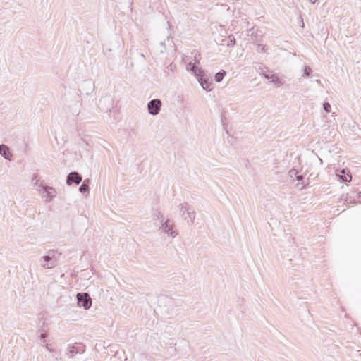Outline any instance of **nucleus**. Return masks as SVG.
Instances as JSON below:
<instances>
[{
  "label": "nucleus",
  "instance_id": "f257e3e1",
  "mask_svg": "<svg viewBox=\"0 0 361 361\" xmlns=\"http://www.w3.org/2000/svg\"><path fill=\"white\" fill-rule=\"evenodd\" d=\"M61 253L55 250H49L47 255L41 257L39 259L42 268L45 269H53L58 264L59 257Z\"/></svg>",
  "mask_w": 361,
  "mask_h": 361
},
{
  "label": "nucleus",
  "instance_id": "f03ea898",
  "mask_svg": "<svg viewBox=\"0 0 361 361\" xmlns=\"http://www.w3.org/2000/svg\"><path fill=\"white\" fill-rule=\"evenodd\" d=\"M161 225L159 229L160 234L175 238L178 235V231L175 227L173 221L168 218L165 219L162 215H161Z\"/></svg>",
  "mask_w": 361,
  "mask_h": 361
},
{
  "label": "nucleus",
  "instance_id": "7ed1b4c3",
  "mask_svg": "<svg viewBox=\"0 0 361 361\" xmlns=\"http://www.w3.org/2000/svg\"><path fill=\"white\" fill-rule=\"evenodd\" d=\"M190 69L192 73L197 78L202 87L207 91H210L212 90V82L206 78L204 71L195 65L192 66Z\"/></svg>",
  "mask_w": 361,
  "mask_h": 361
},
{
  "label": "nucleus",
  "instance_id": "20e7f679",
  "mask_svg": "<svg viewBox=\"0 0 361 361\" xmlns=\"http://www.w3.org/2000/svg\"><path fill=\"white\" fill-rule=\"evenodd\" d=\"M78 304L85 310H89L92 305V299L87 293H79L77 294Z\"/></svg>",
  "mask_w": 361,
  "mask_h": 361
},
{
  "label": "nucleus",
  "instance_id": "39448f33",
  "mask_svg": "<svg viewBox=\"0 0 361 361\" xmlns=\"http://www.w3.org/2000/svg\"><path fill=\"white\" fill-rule=\"evenodd\" d=\"M161 102L160 99H154L150 100L147 104L149 114L153 116L157 115L161 109Z\"/></svg>",
  "mask_w": 361,
  "mask_h": 361
},
{
  "label": "nucleus",
  "instance_id": "423d86ee",
  "mask_svg": "<svg viewBox=\"0 0 361 361\" xmlns=\"http://www.w3.org/2000/svg\"><path fill=\"white\" fill-rule=\"evenodd\" d=\"M82 180V176L78 172H71L66 178V184L71 185L73 183L78 185Z\"/></svg>",
  "mask_w": 361,
  "mask_h": 361
},
{
  "label": "nucleus",
  "instance_id": "0eeeda50",
  "mask_svg": "<svg viewBox=\"0 0 361 361\" xmlns=\"http://www.w3.org/2000/svg\"><path fill=\"white\" fill-rule=\"evenodd\" d=\"M264 77L267 79H271V82H273L276 87L282 85V82L276 74H269L266 73H262Z\"/></svg>",
  "mask_w": 361,
  "mask_h": 361
},
{
  "label": "nucleus",
  "instance_id": "6e6552de",
  "mask_svg": "<svg viewBox=\"0 0 361 361\" xmlns=\"http://www.w3.org/2000/svg\"><path fill=\"white\" fill-rule=\"evenodd\" d=\"M81 102L80 100H77L74 104L73 106H68L69 111L73 116H78L80 112Z\"/></svg>",
  "mask_w": 361,
  "mask_h": 361
},
{
  "label": "nucleus",
  "instance_id": "1a4fd4ad",
  "mask_svg": "<svg viewBox=\"0 0 361 361\" xmlns=\"http://www.w3.org/2000/svg\"><path fill=\"white\" fill-rule=\"evenodd\" d=\"M0 154L6 159L11 160V154L9 148L5 145H0Z\"/></svg>",
  "mask_w": 361,
  "mask_h": 361
},
{
  "label": "nucleus",
  "instance_id": "9d476101",
  "mask_svg": "<svg viewBox=\"0 0 361 361\" xmlns=\"http://www.w3.org/2000/svg\"><path fill=\"white\" fill-rule=\"evenodd\" d=\"M338 176L339 179L342 180L344 182H350L352 180V176L345 172V169H342L340 171V173L336 174Z\"/></svg>",
  "mask_w": 361,
  "mask_h": 361
},
{
  "label": "nucleus",
  "instance_id": "9b49d317",
  "mask_svg": "<svg viewBox=\"0 0 361 361\" xmlns=\"http://www.w3.org/2000/svg\"><path fill=\"white\" fill-rule=\"evenodd\" d=\"M40 186L44 189V191L47 193L49 198V201L56 196V191L52 187H44L42 184Z\"/></svg>",
  "mask_w": 361,
  "mask_h": 361
},
{
  "label": "nucleus",
  "instance_id": "f8f14e48",
  "mask_svg": "<svg viewBox=\"0 0 361 361\" xmlns=\"http://www.w3.org/2000/svg\"><path fill=\"white\" fill-rule=\"evenodd\" d=\"M89 183H90V180L85 179L79 188L80 192H88L89 191Z\"/></svg>",
  "mask_w": 361,
  "mask_h": 361
},
{
  "label": "nucleus",
  "instance_id": "ddd939ff",
  "mask_svg": "<svg viewBox=\"0 0 361 361\" xmlns=\"http://www.w3.org/2000/svg\"><path fill=\"white\" fill-rule=\"evenodd\" d=\"M187 216H185V219H190L191 224H193L195 219V212L193 210L188 211Z\"/></svg>",
  "mask_w": 361,
  "mask_h": 361
},
{
  "label": "nucleus",
  "instance_id": "4468645a",
  "mask_svg": "<svg viewBox=\"0 0 361 361\" xmlns=\"http://www.w3.org/2000/svg\"><path fill=\"white\" fill-rule=\"evenodd\" d=\"M225 75H226V71L224 70H221L219 73H216V75L214 76L216 82H220L223 80Z\"/></svg>",
  "mask_w": 361,
  "mask_h": 361
},
{
  "label": "nucleus",
  "instance_id": "2eb2a0df",
  "mask_svg": "<svg viewBox=\"0 0 361 361\" xmlns=\"http://www.w3.org/2000/svg\"><path fill=\"white\" fill-rule=\"evenodd\" d=\"M180 212L181 214V215L183 216H185V214H187V212L188 211H190V207L188 205L187 203H185V204H182L180 205Z\"/></svg>",
  "mask_w": 361,
  "mask_h": 361
},
{
  "label": "nucleus",
  "instance_id": "dca6fc26",
  "mask_svg": "<svg viewBox=\"0 0 361 361\" xmlns=\"http://www.w3.org/2000/svg\"><path fill=\"white\" fill-rule=\"evenodd\" d=\"M228 47H233L235 44V39L233 36L230 35L228 39H224Z\"/></svg>",
  "mask_w": 361,
  "mask_h": 361
},
{
  "label": "nucleus",
  "instance_id": "f3484780",
  "mask_svg": "<svg viewBox=\"0 0 361 361\" xmlns=\"http://www.w3.org/2000/svg\"><path fill=\"white\" fill-rule=\"evenodd\" d=\"M78 349L75 346H69L68 349L67 355L70 357H73L75 354L78 353Z\"/></svg>",
  "mask_w": 361,
  "mask_h": 361
},
{
  "label": "nucleus",
  "instance_id": "a211bd4d",
  "mask_svg": "<svg viewBox=\"0 0 361 361\" xmlns=\"http://www.w3.org/2000/svg\"><path fill=\"white\" fill-rule=\"evenodd\" d=\"M83 85H87V86L89 87L88 91L86 92L87 94H88L90 93V92L92 91V89H93V87H94V84L92 82L87 81V80H85L83 82Z\"/></svg>",
  "mask_w": 361,
  "mask_h": 361
},
{
  "label": "nucleus",
  "instance_id": "6ab92c4d",
  "mask_svg": "<svg viewBox=\"0 0 361 361\" xmlns=\"http://www.w3.org/2000/svg\"><path fill=\"white\" fill-rule=\"evenodd\" d=\"M331 104L328 102H324L323 104V109L326 113H329L331 111Z\"/></svg>",
  "mask_w": 361,
  "mask_h": 361
},
{
  "label": "nucleus",
  "instance_id": "aec40b11",
  "mask_svg": "<svg viewBox=\"0 0 361 361\" xmlns=\"http://www.w3.org/2000/svg\"><path fill=\"white\" fill-rule=\"evenodd\" d=\"M192 54H195L194 56V65L197 66V65L200 63V59L197 57L199 55L197 52H192Z\"/></svg>",
  "mask_w": 361,
  "mask_h": 361
},
{
  "label": "nucleus",
  "instance_id": "412c9836",
  "mask_svg": "<svg viewBox=\"0 0 361 361\" xmlns=\"http://www.w3.org/2000/svg\"><path fill=\"white\" fill-rule=\"evenodd\" d=\"M288 175L290 178H293L294 176H298V171L295 169H292L291 170H290V171L288 172Z\"/></svg>",
  "mask_w": 361,
  "mask_h": 361
},
{
  "label": "nucleus",
  "instance_id": "4be33fe9",
  "mask_svg": "<svg viewBox=\"0 0 361 361\" xmlns=\"http://www.w3.org/2000/svg\"><path fill=\"white\" fill-rule=\"evenodd\" d=\"M312 72V69L309 66H305L304 68V75L310 76Z\"/></svg>",
  "mask_w": 361,
  "mask_h": 361
},
{
  "label": "nucleus",
  "instance_id": "5701e85b",
  "mask_svg": "<svg viewBox=\"0 0 361 361\" xmlns=\"http://www.w3.org/2000/svg\"><path fill=\"white\" fill-rule=\"evenodd\" d=\"M39 338L41 340V341L42 343H45L46 342V338H47V334H42L39 336Z\"/></svg>",
  "mask_w": 361,
  "mask_h": 361
},
{
  "label": "nucleus",
  "instance_id": "b1692460",
  "mask_svg": "<svg viewBox=\"0 0 361 361\" xmlns=\"http://www.w3.org/2000/svg\"><path fill=\"white\" fill-rule=\"evenodd\" d=\"M194 66V63H192L191 61L189 62L188 64H187V70H190L191 71L190 68Z\"/></svg>",
  "mask_w": 361,
  "mask_h": 361
},
{
  "label": "nucleus",
  "instance_id": "393cba45",
  "mask_svg": "<svg viewBox=\"0 0 361 361\" xmlns=\"http://www.w3.org/2000/svg\"><path fill=\"white\" fill-rule=\"evenodd\" d=\"M296 180L300 181V180H303V176L302 175H298L296 176Z\"/></svg>",
  "mask_w": 361,
  "mask_h": 361
},
{
  "label": "nucleus",
  "instance_id": "a878e982",
  "mask_svg": "<svg viewBox=\"0 0 361 361\" xmlns=\"http://www.w3.org/2000/svg\"><path fill=\"white\" fill-rule=\"evenodd\" d=\"M32 181L35 185H38L39 180L37 179L36 176L32 179Z\"/></svg>",
  "mask_w": 361,
  "mask_h": 361
},
{
  "label": "nucleus",
  "instance_id": "bb28decb",
  "mask_svg": "<svg viewBox=\"0 0 361 361\" xmlns=\"http://www.w3.org/2000/svg\"><path fill=\"white\" fill-rule=\"evenodd\" d=\"M45 348H46L48 351H49V352H51V351H52V350L49 347V345H48L47 344L45 345Z\"/></svg>",
  "mask_w": 361,
  "mask_h": 361
},
{
  "label": "nucleus",
  "instance_id": "cd10ccee",
  "mask_svg": "<svg viewBox=\"0 0 361 361\" xmlns=\"http://www.w3.org/2000/svg\"><path fill=\"white\" fill-rule=\"evenodd\" d=\"M317 0H310V1L312 3V4H315Z\"/></svg>",
  "mask_w": 361,
  "mask_h": 361
},
{
  "label": "nucleus",
  "instance_id": "c85d7f7f",
  "mask_svg": "<svg viewBox=\"0 0 361 361\" xmlns=\"http://www.w3.org/2000/svg\"><path fill=\"white\" fill-rule=\"evenodd\" d=\"M358 197H359V198H361V192H360L358 193Z\"/></svg>",
  "mask_w": 361,
  "mask_h": 361
},
{
  "label": "nucleus",
  "instance_id": "c756f323",
  "mask_svg": "<svg viewBox=\"0 0 361 361\" xmlns=\"http://www.w3.org/2000/svg\"><path fill=\"white\" fill-rule=\"evenodd\" d=\"M159 215H161L160 212H159V215H157V217H159Z\"/></svg>",
  "mask_w": 361,
  "mask_h": 361
}]
</instances>
